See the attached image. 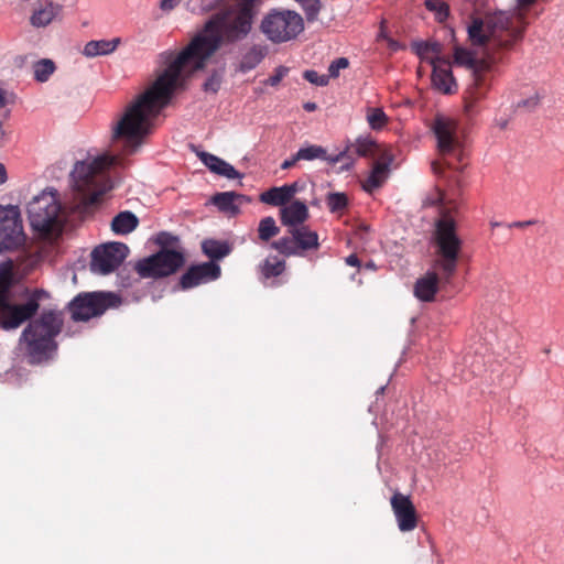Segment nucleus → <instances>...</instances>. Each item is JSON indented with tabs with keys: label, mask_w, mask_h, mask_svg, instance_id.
Segmentation results:
<instances>
[{
	"label": "nucleus",
	"mask_w": 564,
	"mask_h": 564,
	"mask_svg": "<svg viewBox=\"0 0 564 564\" xmlns=\"http://www.w3.org/2000/svg\"><path fill=\"white\" fill-rule=\"evenodd\" d=\"M256 0L221 1L219 9L206 22L204 30L180 53L162 52L159 57L164 66L154 83L135 97L112 126L111 142L116 154H102L77 162L72 171L73 188L84 209L99 203L110 188L107 170L124 166L123 156L134 154L151 132L153 122L173 94L184 89L193 73L203 69L206 62L223 42L234 43L245 39L252 25Z\"/></svg>",
	"instance_id": "nucleus-1"
},
{
	"label": "nucleus",
	"mask_w": 564,
	"mask_h": 564,
	"mask_svg": "<svg viewBox=\"0 0 564 564\" xmlns=\"http://www.w3.org/2000/svg\"><path fill=\"white\" fill-rule=\"evenodd\" d=\"M13 284L12 262L0 263V327L12 330L29 322L20 340L25 344L26 354L32 361H41L57 347L55 337L63 328V315L54 310H44L34 318L46 292L30 288L12 292Z\"/></svg>",
	"instance_id": "nucleus-2"
},
{
	"label": "nucleus",
	"mask_w": 564,
	"mask_h": 564,
	"mask_svg": "<svg viewBox=\"0 0 564 564\" xmlns=\"http://www.w3.org/2000/svg\"><path fill=\"white\" fill-rule=\"evenodd\" d=\"M527 26L523 12H497L488 17L486 23L474 19L468 26V37L473 45L509 50L522 39Z\"/></svg>",
	"instance_id": "nucleus-3"
},
{
	"label": "nucleus",
	"mask_w": 564,
	"mask_h": 564,
	"mask_svg": "<svg viewBox=\"0 0 564 564\" xmlns=\"http://www.w3.org/2000/svg\"><path fill=\"white\" fill-rule=\"evenodd\" d=\"M434 242L436 249L433 269L441 273L442 280L451 282L457 271L463 248L457 224L451 215L443 214L435 223Z\"/></svg>",
	"instance_id": "nucleus-4"
},
{
	"label": "nucleus",
	"mask_w": 564,
	"mask_h": 564,
	"mask_svg": "<svg viewBox=\"0 0 564 564\" xmlns=\"http://www.w3.org/2000/svg\"><path fill=\"white\" fill-rule=\"evenodd\" d=\"M32 228L43 236H58L64 227L65 215L56 192L44 191L28 205Z\"/></svg>",
	"instance_id": "nucleus-5"
},
{
	"label": "nucleus",
	"mask_w": 564,
	"mask_h": 564,
	"mask_svg": "<svg viewBox=\"0 0 564 564\" xmlns=\"http://www.w3.org/2000/svg\"><path fill=\"white\" fill-rule=\"evenodd\" d=\"M432 131L437 140V149L443 158V163L432 162V171L435 174L443 172V164L449 169L458 170L457 163L464 160V153L457 139V123L454 119L437 115L432 123Z\"/></svg>",
	"instance_id": "nucleus-6"
},
{
	"label": "nucleus",
	"mask_w": 564,
	"mask_h": 564,
	"mask_svg": "<svg viewBox=\"0 0 564 564\" xmlns=\"http://www.w3.org/2000/svg\"><path fill=\"white\" fill-rule=\"evenodd\" d=\"M260 30L272 43H286L304 31V20L296 11L272 9L263 17Z\"/></svg>",
	"instance_id": "nucleus-7"
},
{
	"label": "nucleus",
	"mask_w": 564,
	"mask_h": 564,
	"mask_svg": "<svg viewBox=\"0 0 564 564\" xmlns=\"http://www.w3.org/2000/svg\"><path fill=\"white\" fill-rule=\"evenodd\" d=\"M121 297L113 292H82L68 303V312L74 322H87L101 316L109 308H117Z\"/></svg>",
	"instance_id": "nucleus-8"
},
{
	"label": "nucleus",
	"mask_w": 564,
	"mask_h": 564,
	"mask_svg": "<svg viewBox=\"0 0 564 564\" xmlns=\"http://www.w3.org/2000/svg\"><path fill=\"white\" fill-rule=\"evenodd\" d=\"M185 263L180 250H159L156 253L139 260L134 270L142 279H161L177 272Z\"/></svg>",
	"instance_id": "nucleus-9"
},
{
	"label": "nucleus",
	"mask_w": 564,
	"mask_h": 564,
	"mask_svg": "<svg viewBox=\"0 0 564 564\" xmlns=\"http://www.w3.org/2000/svg\"><path fill=\"white\" fill-rule=\"evenodd\" d=\"M288 235L271 243V248L284 257L304 256L319 248L318 234L308 226H300L286 231Z\"/></svg>",
	"instance_id": "nucleus-10"
},
{
	"label": "nucleus",
	"mask_w": 564,
	"mask_h": 564,
	"mask_svg": "<svg viewBox=\"0 0 564 564\" xmlns=\"http://www.w3.org/2000/svg\"><path fill=\"white\" fill-rule=\"evenodd\" d=\"M25 242V235L18 207H0V252L14 250Z\"/></svg>",
	"instance_id": "nucleus-11"
},
{
	"label": "nucleus",
	"mask_w": 564,
	"mask_h": 564,
	"mask_svg": "<svg viewBox=\"0 0 564 564\" xmlns=\"http://www.w3.org/2000/svg\"><path fill=\"white\" fill-rule=\"evenodd\" d=\"M482 65V68H477L476 72L471 73V82L464 90V111L469 117L478 112V102L487 97L491 87L494 66L489 64Z\"/></svg>",
	"instance_id": "nucleus-12"
},
{
	"label": "nucleus",
	"mask_w": 564,
	"mask_h": 564,
	"mask_svg": "<svg viewBox=\"0 0 564 564\" xmlns=\"http://www.w3.org/2000/svg\"><path fill=\"white\" fill-rule=\"evenodd\" d=\"M129 248L122 242L99 246L91 252L90 269L95 273L109 274L127 258Z\"/></svg>",
	"instance_id": "nucleus-13"
},
{
	"label": "nucleus",
	"mask_w": 564,
	"mask_h": 564,
	"mask_svg": "<svg viewBox=\"0 0 564 564\" xmlns=\"http://www.w3.org/2000/svg\"><path fill=\"white\" fill-rule=\"evenodd\" d=\"M390 503L400 531L409 532L417 527L416 510L409 496L397 491L391 497Z\"/></svg>",
	"instance_id": "nucleus-14"
},
{
	"label": "nucleus",
	"mask_w": 564,
	"mask_h": 564,
	"mask_svg": "<svg viewBox=\"0 0 564 564\" xmlns=\"http://www.w3.org/2000/svg\"><path fill=\"white\" fill-rule=\"evenodd\" d=\"M220 273V267L213 261L192 265L181 276L180 285L183 290L192 289L199 284L217 280Z\"/></svg>",
	"instance_id": "nucleus-15"
},
{
	"label": "nucleus",
	"mask_w": 564,
	"mask_h": 564,
	"mask_svg": "<svg viewBox=\"0 0 564 564\" xmlns=\"http://www.w3.org/2000/svg\"><path fill=\"white\" fill-rule=\"evenodd\" d=\"M348 151H341L336 155H327L326 150L321 145H308L305 148H301L296 152V159L312 161L315 159H321L329 162L330 164L341 163L340 170H349L351 167V155Z\"/></svg>",
	"instance_id": "nucleus-16"
},
{
	"label": "nucleus",
	"mask_w": 564,
	"mask_h": 564,
	"mask_svg": "<svg viewBox=\"0 0 564 564\" xmlns=\"http://www.w3.org/2000/svg\"><path fill=\"white\" fill-rule=\"evenodd\" d=\"M393 159V154L390 150L384 149L382 151L379 160L375 163L370 175L362 184V187L366 192L372 193L375 189L383 185Z\"/></svg>",
	"instance_id": "nucleus-17"
},
{
	"label": "nucleus",
	"mask_w": 564,
	"mask_h": 564,
	"mask_svg": "<svg viewBox=\"0 0 564 564\" xmlns=\"http://www.w3.org/2000/svg\"><path fill=\"white\" fill-rule=\"evenodd\" d=\"M432 84L435 89L443 94H454L457 91V83L451 70V64L448 61L443 63H436L432 58Z\"/></svg>",
	"instance_id": "nucleus-18"
},
{
	"label": "nucleus",
	"mask_w": 564,
	"mask_h": 564,
	"mask_svg": "<svg viewBox=\"0 0 564 564\" xmlns=\"http://www.w3.org/2000/svg\"><path fill=\"white\" fill-rule=\"evenodd\" d=\"M310 218V210L304 202L293 200L289 205L280 208V220L288 230L305 226V221Z\"/></svg>",
	"instance_id": "nucleus-19"
},
{
	"label": "nucleus",
	"mask_w": 564,
	"mask_h": 564,
	"mask_svg": "<svg viewBox=\"0 0 564 564\" xmlns=\"http://www.w3.org/2000/svg\"><path fill=\"white\" fill-rule=\"evenodd\" d=\"M440 283L447 284L448 282L442 280L441 273L433 269V271H429L424 276L417 279L414 284V295L423 302H432Z\"/></svg>",
	"instance_id": "nucleus-20"
},
{
	"label": "nucleus",
	"mask_w": 564,
	"mask_h": 564,
	"mask_svg": "<svg viewBox=\"0 0 564 564\" xmlns=\"http://www.w3.org/2000/svg\"><path fill=\"white\" fill-rule=\"evenodd\" d=\"M297 192V182L285 184L280 187H271L260 195V202L271 206H280L282 208L291 203Z\"/></svg>",
	"instance_id": "nucleus-21"
},
{
	"label": "nucleus",
	"mask_w": 564,
	"mask_h": 564,
	"mask_svg": "<svg viewBox=\"0 0 564 564\" xmlns=\"http://www.w3.org/2000/svg\"><path fill=\"white\" fill-rule=\"evenodd\" d=\"M498 62V58L487 52V57L479 58L475 55L470 50L455 46L454 48V63L459 66H465L471 70V73L476 72L477 68H480V64H489L494 66ZM484 65H481L482 67Z\"/></svg>",
	"instance_id": "nucleus-22"
},
{
	"label": "nucleus",
	"mask_w": 564,
	"mask_h": 564,
	"mask_svg": "<svg viewBox=\"0 0 564 564\" xmlns=\"http://www.w3.org/2000/svg\"><path fill=\"white\" fill-rule=\"evenodd\" d=\"M197 156L215 174L229 180L241 177V174L231 164L212 153L200 151L197 152Z\"/></svg>",
	"instance_id": "nucleus-23"
},
{
	"label": "nucleus",
	"mask_w": 564,
	"mask_h": 564,
	"mask_svg": "<svg viewBox=\"0 0 564 564\" xmlns=\"http://www.w3.org/2000/svg\"><path fill=\"white\" fill-rule=\"evenodd\" d=\"M212 202L220 212L230 215H237L239 213V207L242 204L248 203L249 199L242 194L235 192H223L215 194L212 198Z\"/></svg>",
	"instance_id": "nucleus-24"
},
{
	"label": "nucleus",
	"mask_w": 564,
	"mask_h": 564,
	"mask_svg": "<svg viewBox=\"0 0 564 564\" xmlns=\"http://www.w3.org/2000/svg\"><path fill=\"white\" fill-rule=\"evenodd\" d=\"M348 150L350 151L349 154L352 156L351 165L357 156L367 158L378 155L380 158V154L383 151L371 138H358L354 143L347 145L344 151Z\"/></svg>",
	"instance_id": "nucleus-25"
},
{
	"label": "nucleus",
	"mask_w": 564,
	"mask_h": 564,
	"mask_svg": "<svg viewBox=\"0 0 564 564\" xmlns=\"http://www.w3.org/2000/svg\"><path fill=\"white\" fill-rule=\"evenodd\" d=\"M62 10L63 7L61 4L47 1L43 7L33 12L30 22L36 28L46 26L61 14Z\"/></svg>",
	"instance_id": "nucleus-26"
},
{
	"label": "nucleus",
	"mask_w": 564,
	"mask_h": 564,
	"mask_svg": "<svg viewBox=\"0 0 564 564\" xmlns=\"http://www.w3.org/2000/svg\"><path fill=\"white\" fill-rule=\"evenodd\" d=\"M120 43V37H115L112 40H93L86 43L83 54L87 57L108 55L115 52Z\"/></svg>",
	"instance_id": "nucleus-27"
},
{
	"label": "nucleus",
	"mask_w": 564,
	"mask_h": 564,
	"mask_svg": "<svg viewBox=\"0 0 564 564\" xmlns=\"http://www.w3.org/2000/svg\"><path fill=\"white\" fill-rule=\"evenodd\" d=\"M139 225L138 217L129 212H120L111 221V229L118 235H127L133 231Z\"/></svg>",
	"instance_id": "nucleus-28"
},
{
	"label": "nucleus",
	"mask_w": 564,
	"mask_h": 564,
	"mask_svg": "<svg viewBox=\"0 0 564 564\" xmlns=\"http://www.w3.org/2000/svg\"><path fill=\"white\" fill-rule=\"evenodd\" d=\"M202 250L214 262L228 256L231 248L225 241L206 239L202 242Z\"/></svg>",
	"instance_id": "nucleus-29"
},
{
	"label": "nucleus",
	"mask_w": 564,
	"mask_h": 564,
	"mask_svg": "<svg viewBox=\"0 0 564 564\" xmlns=\"http://www.w3.org/2000/svg\"><path fill=\"white\" fill-rule=\"evenodd\" d=\"M259 270L263 280L276 278L284 272L285 261L276 257H269L259 265Z\"/></svg>",
	"instance_id": "nucleus-30"
},
{
	"label": "nucleus",
	"mask_w": 564,
	"mask_h": 564,
	"mask_svg": "<svg viewBox=\"0 0 564 564\" xmlns=\"http://www.w3.org/2000/svg\"><path fill=\"white\" fill-rule=\"evenodd\" d=\"M415 51L421 58L427 59L432 64V58L436 63H443L446 59L442 58V45L438 42H421L415 45Z\"/></svg>",
	"instance_id": "nucleus-31"
},
{
	"label": "nucleus",
	"mask_w": 564,
	"mask_h": 564,
	"mask_svg": "<svg viewBox=\"0 0 564 564\" xmlns=\"http://www.w3.org/2000/svg\"><path fill=\"white\" fill-rule=\"evenodd\" d=\"M265 50L260 46H252L246 52L240 61L239 70L247 73L256 68L264 58Z\"/></svg>",
	"instance_id": "nucleus-32"
},
{
	"label": "nucleus",
	"mask_w": 564,
	"mask_h": 564,
	"mask_svg": "<svg viewBox=\"0 0 564 564\" xmlns=\"http://www.w3.org/2000/svg\"><path fill=\"white\" fill-rule=\"evenodd\" d=\"M366 120L372 130H382L389 122V118L382 108L369 107L366 113Z\"/></svg>",
	"instance_id": "nucleus-33"
},
{
	"label": "nucleus",
	"mask_w": 564,
	"mask_h": 564,
	"mask_svg": "<svg viewBox=\"0 0 564 564\" xmlns=\"http://www.w3.org/2000/svg\"><path fill=\"white\" fill-rule=\"evenodd\" d=\"M279 232L280 228L276 226L273 217L268 216L260 220L258 226V236L261 241L268 242L271 238L279 235Z\"/></svg>",
	"instance_id": "nucleus-34"
},
{
	"label": "nucleus",
	"mask_w": 564,
	"mask_h": 564,
	"mask_svg": "<svg viewBox=\"0 0 564 564\" xmlns=\"http://www.w3.org/2000/svg\"><path fill=\"white\" fill-rule=\"evenodd\" d=\"M425 8L435 13L436 20L440 22L445 21L449 15V7L443 0H425Z\"/></svg>",
	"instance_id": "nucleus-35"
},
{
	"label": "nucleus",
	"mask_w": 564,
	"mask_h": 564,
	"mask_svg": "<svg viewBox=\"0 0 564 564\" xmlns=\"http://www.w3.org/2000/svg\"><path fill=\"white\" fill-rule=\"evenodd\" d=\"M55 65L51 59H42L34 65V77L39 82H46L54 73Z\"/></svg>",
	"instance_id": "nucleus-36"
},
{
	"label": "nucleus",
	"mask_w": 564,
	"mask_h": 564,
	"mask_svg": "<svg viewBox=\"0 0 564 564\" xmlns=\"http://www.w3.org/2000/svg\"><path fill=\"white\" fill-rule=\"evenodd\" d=\"M326 204L332 213H338L347 207L348 197L344 193H329L326 198Z\"/></svg>",
	"instance_id": "nucleus-37"
},
{
	"label": "nucleus",
	"mask_w": 564,
	"mask_h": 564,
	"mask_svg": "<svg viewBox=\"0 0 564 564\" xmlns=\"http://www.w3.org/2000/svg\"><path fill=\"white\" fill-rule=\"evenodd\" d=\"M154 242L161 247L160 250H175L174 248L178 246L180 239L167 231H161L155 236Z\"/></svg>",
	"instance_id": "nucleus-38"
},
{
	"label": "nucleus",
	"mask_w": 564,
	"mask_h": 564,
	"mask_svg": "<svg viewBox=\"0 0 564 564\" xmlns=\"http://www.w3.org/2000/svg\"><path fill=\"white\" fill-rule=\"evenodd\" d=\"M303 77L313 85L316 86H327L329 83V78L327 75H319L316 70L308 69L303 73Z\"/></svg>",
	"instance_id": "nucleus-39"
},
{
	"label": "nucleus",
	"mask_w": 564,
	"mask_h": 564,
	"mask_svg": "<svg viewBox=\"0 0 564 564\" xmlns=\"http://www.w3.org/2000/svg\"><path fill=\"white\" fill-rule=\"evenodd\" d=\"M540 101H541L540 95L538 93H534L532 96L520 100L517 104L516 108L522 109L524 111H532L540 105Z\"/></svg>",
	"instance_id": "nucleus-40"
},
{
	"label": "nucleus",
	"mask_w": 564,
	"mask_h": 564,
	"mask_svg": "<svg viewBox=\"0 0 564 564\" xmlns=\"http://www.w3.org/2000/svg\"><path fill=\"white\" fill-rule=\"evenodd\" d=\"M349 66V61L346 57L336 58L328 66V78H336L339 76L340 69H345Z\"/></svg>",
	"instance_id": "nucleus-41"
},
{
	"label": "nucleus",
	"mask_w": 564,
	"mask_h": 564,
	"mask_svg": "<svg viewBox=\"0 0 564 564\" xmlns=\"http://www.w3.org/2000/svg\"><path fill=\"white\" fill-rule=\"evenodd\" d=\"M221 76L218 73H213L204 83L203 88L206 93L216 94L220 89Z\"/></svg>",
	"instance_id": "nucleus-42"
},
{
	"label": "nucleus",
	"mask_w": 564,
	"mask_h": 564,
	"mask_svg": "<svg viewBox=\"0 0 564 564\" xmlns=\"http://www.w3.org/2000/svg\"><path fill=\"white\" fill-rule=\"evenodd\" d=\"M289 73V68L285 66H279L275 68L274 74L271 75L267 80L265 84L270 85L272 87L278 86L280 82Z\"/></svg>",
	"instance_id": "nucleus-43"
},
{
	"label": "nucleus",
	"mask_w": 564,
	"mask_h": 564,
	"mask_svg": "<svg viewBox=\"0 0 564 564\" xmlns=\"http://www.w3.org/2000/svg\"><path fill=\"white\" fill-rule=\"evenodd\" d=\"M180 2L181 0H161L160 8L163 11H170L174 9Z\"/></svg>",
	"instance_id": "nucleus-44"
},
{
	"label": "nucleus",
	"mask_w": 564,
	"mask_h": 564,
	"mask_svg": "<svg viewBox=\"0 0 564 564\" xmlns=\"http://www.w3.org/2000/svg\"><path fill=\"white\" fill-rule=\"evenodd\" d=\"M297 161H301L300 159H296V153L291 158V159H288L285 160L282 165H281V169L283 170H288V169H291L292 166L295 165V163Z\"/></svg>",
	"instance_id": "nucleus-45"
},
{
	"label": "nucleus",
	"mask_w": 564,
	"mask_h": 564,
	"mask_svg": "<svg viewBox=\"0 0 564 564\" xmlns=\"http://www.w3.org/2000/svg\"><path fill=\"white\" fill-rule=\"evenodd\" d=\"M536 220H525V221H514L509 225V227H516V228H524L531 225H534Z\"/></svg>",
	"instance_id": "nucleus-46"
},
{
	"label": "nucleus",
	"mask_w": 564,
	"mask_h": 564,
	"mask_svg": "<svg viewBox=\"0 0 564 564\" xmlns=\"http://www.w3.org/2000/svg\"><path fill=\"white\" fill-rule=\"evenodd\" d=\"M346 263L351 267H359L360 261L356 254H350L346 258Z\"/></svg>",
	"instance_id": "nucleus-47"
},
{
	"label": "nucleus",
	"mask_w": 564,
	"mask_h": 564,
	"mask_svg": "<svg viewBox=\"0 0 564 564\" xmlns=\"http://www.w3.org/2000/svg\"><path fill=\"white\" fill-rule=\"evenodd\" d=\"M8 180L6 166L0 163V185L4 184Z\"/></svg>",
	"instance_id": "nucleus-48"
},
{
	"label": "nucleus",
	"mask_w": 564,
	"mask_h": 564,
	"mask_svg": "<svg viewBox=\"0 0 564 564\" xmlns=\"http://www.w3.org/2000/svg\"><path fill=\"white\" fill-rule=\"evenodd\" d=\"M303 108H304L306 111L312 112V111H315V110H316L317 106H316V104H315V102H311V101H308V102H305V104L303 105Z\"/></svg>",
	"instance_id": "nucleus-49"
},
{
	"label": "nucleus",
	"mask_w": 564,
	"mask_h": 564,
	"mask_svg": "<svg viewBox=\"0 0 564 564\" xmlns=\"http://www.w3.org/2000/svg\"><path fill=\"white\" fill-rule=\"evenodd\" d=\"M536 0H518L519 7L527 8L533 4Z\"/></svg>",
	"instance_id": "nucleus-50"
},
{
	"label": "nucleus",
	"mask_w": 564,
	"mask_h": 564,
	"mask_svg": "<svg viewBox=\"0 0 564 564\" xmlns=\"http://www.w3.org/2000/svg\"><path fill=\"white\" fill-rule=\"evenodd\" d=\"M6 105L4 91L0 88V108Z\"/></svg>",
	"instance_id": "nucleus-51"
},
{
	"label": "nucleus",
	"mask_w": 564,
	"mask_h": 564,
	"mask_svg": "<svg viewBox=\"0 0 564 564\" xmlns=\"http://www.w3.org/2000/svg\"><path fill=\"white\" fill-rule=\"evenodd\" d=\"M3 127H2V122L0 121V138L3 135Z\"/></svg>",
	"instance_id": "nucleus-52"
}]
</instances>
